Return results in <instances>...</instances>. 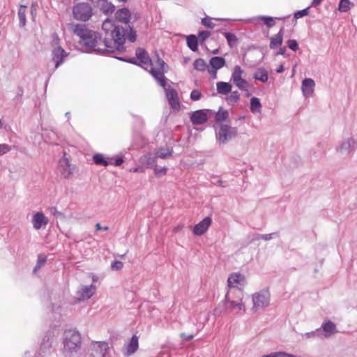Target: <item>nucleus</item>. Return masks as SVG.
<instances>
[{"instance_id": "12", "label": "nucleus", "mask_w": 357, "mask_h": 357, "mask_svg": "<svg viewBox=\"0 0 357 357\" xmlns=\"http://www.w3.org/2000/svg\"><path fill=\"white\" fill-rule=\"evenodd\" d=\"M212 223V220L210 217H206L201 222L195 225L193 228V234L197 236L203 235L209 228Z\"/></svg>"}, {"instance_id": "43", "label": "nucleus", "mask_w": 357, "mask_h": 357, "mask_svg": "<svg viewBox=\"0 0 357 357\" xmlns=\"http://www.w3.org/2000/svg\"><path fill=\"white\" fill-rule=\"evenodd\" d=\"M211 32L208 31H199L197 36V39L201 45H203L205 40L209 38Z\"/></svg>"}, {"instance_id": "39", "label": "nucleus", "mask_w": 357, "mask_h": 357, "mask_svg": "<svg viewBox=\"0 0 357 357\" xmlns=\"http://www.w3.org/2000/svg\"><path fill=\"white\" fill-rule=\"evenodd\" d=\"M26 6H20L18 10V16L20 20V24L22 26H24L26 24Z\"/></svg>"}, {"instance_id": "50", "label": "nucleus", "mask_w": 357, "mask_h": 357, "mask_svg": "<svg viewBox=\"0 0 357 357\" xmlns=\"http://www.w3.org/2000/svg\"><path fill=\"white\" fill-rule=\"evenodd\" d=\"M136 32L130 27V32L127 36L128 40L130 42H135L136 40Z\"/></svg>"}, {"instance_id": "17", "label": "nucleus", "mask_w": 357, "mask_h": 357, "mask_svg": "<svg viewBox=\"0 0 357 357\" xmlns=\"http://www.w3.org/2000/svg\"><path fill=\"white\" fill-rule=\"evenodd\" d=\"M315 86L314 81L311 78H305L302 82V91L305 96H312Z\"/></svg>"}, {"instance_id": "6", "label": "nucleus", "mask_w": 357, "mask_h": 357, "mask_svg": "<svg viewBox=\"0 0 357 357\" xmlns=\"http://www.w3.org/2000/svg\"><path fill=\"white\" fill-rule=\"evenodd\" d=\"M54 331H48L43 339L39 350L33 357H63L56 351L54 342Z\"/></svg>"}, {"instance_id": "11", "label": "nucleus", "mask_w": 357, "mask_h": 357, "mask_svg": "<svg viewBox=\"0 0 357 357\" xmlns=\"http://www.w3.org/2000/svg\"><path fill=\"white\" fill-rule=\"evenodd\" d=\"M227 282L229 288L241 289L245 284V279L243 275L235 273L230 275Z\"/></svg>"}, {"instance_id": "62", "label": "nucleus", "mask_w": 357, "mask_h": 357, "mask_svg": "<svg viewBox=\"0 0 357 357\" xmlns=\"http://www.w3.org/2000/svg\"><path fill=\"white\" fill-rule=\"evenodd\" d=\"M283 71H284V66H283V65L282 64L279 65L278 67L276 69V72L278 73H281Z\"/></svg>"}, {"instance_id": "58", "label": "nucleus", "mask_w": 357, "mask_h": 357, "mask_svg": "<svg viewBox=\"0 0 357 357\" xmlns=\"http://www.w3.org/2000/svg\"><path fill=\"white\" fill-rule=\"evenodd\" d=\"M51 211H52V213L53 215H54V216H55V217L61 216V215H63V214H62L60 211H59L56 209V208H55V207L52 208H51Z\"/></svg>"}, {"instance_id": "22", "label": "nucleus", "mask_w": 357, "mask_h": 357, "mask_svg": "<svg viewBox=\"0 0 357 357\" xmlns=\"http://www.w3.org/2000/svg\"><path fill=\"white\" fill-rule=\"evenodd\" d=\"M284 35V29L282 28L279 32L270 38V48L275 49L282 44Z\"/></svg>"}, {"instance_id": "5", "label": "nucleus", "mask_w": 357, "mask_h": 357, "mask_svg": "<svg viewBox=\"0 0 357 357\" xmlns=\"http://www.w3.org/2000/svg\"><path fill=\"white\" fill-rule=\"evenodd\" d=\"M144 69L151 73L161 86H165L167 79L165 73L167 71L168 66L158 54L151 58V62L145 66Z\"/></svg>"}, {"instance_id": "15", "label": "nucleus", "mask_w": 357, "mask_h": 357, "mask_svg": "<svg viewBox=\"0 0 357 357\" xmlns=\"http://www.w3.org/2000/svg\"><path fill=\"white\" fill-rule=\"evenodd\" d=\"M236 133V128H230L227 125L222 126L220 131V139L222 142H225L228 139L235 136Z\"/></svg>"}, {"instance_id": "54", "label": "nucleus", "mask_w": 357, "mask_h": 357, "mask_svg": "<svg viewBox=\"0 0 357 357\" xmlns=\"http://www.w3.org/2000/svg\"><path fill=\"white\" fill-rule=\"evenodd\" d=\"M207 70H208V73L210 74V75L211 76V77L213 79H216L217 78L218 70L213 69V68H210V67L208 66Z\"/></svg>"}, {"instance_id": "48", "label": "nucleus", "mask_w": 357, "mask_h": 357, "mask_svg": "<svg viewBox=\"0 0 357 357\" xmlns=\"http://www.w3.org/2000/svg\"><path fill=\"white\" fill-rule=\"evenodd\" d=\"M123 267V264L120 261H114L111 264L112 269L115 271L121 270Z\"/></svg>"}, {"instance_id": "36", "label": "nucleus", "mask_w": 357, "mask_h": 357, "mask_svg": "<svg viewBox=\"0 0 357 357\" xmlns=\"http://www.w3.org/2000/svg\"><path fill=\"white\" fill-rule=\"evenodd\" d=\"M93 160L96 165H102L105 167H107L109 164L111 163L107 161L104 155L100 153H97L94 155L93 157Z\"/></svg>"}, {"instance_id": "23", "label": "nucleus", "mask_w": 357, "mask_h": 357, "mask_svg": "<svg viewBox=\"0 0 357 357\" xmlns=\"http://www.w3.org/2000/svg\"><path fill=\"white\" fill-rule=\"evenodd\" d=\"M225 301L228 303V307L238 310L239 312H241V314H243L245 312V307L241 302L239 303L234 301H229V291H227L225 295Z\"/></svg>"}, {"instance_id": "52", "label": "nucleus", "mask_w": 357, "mask_h": 357, "mask_svg": "<svg viewBox=\"0 0 357 357\" xmlns=\"http://www.w3.org/2000/svg\"><path fill=\"white\" fill-rule=\"evenodd\" d=\"M10 150V147L7 144H0V155H2Z\"/></svg>"}, {"instance_id": "4", "label": "nucleus", "mask_w": 357, "mask_h": 357, "mask_svg": "<svg viewBox=\"0 0 357 357\" xmlns=\"http://www.w3.org/2000/svg\"><path fill=\"white\" fill-rule=\"evenodd\" d=\"M111 38H105L103 40V52H121L124 50V43L126 41L124 29L118 26L112 31L110 34Z\"/></svg>"}, {"instance_id": "40", "label": "nucleus", "mask_w": 357, "mask_h": 357, "mask_svg": "<svg viewBox=\"0 0 357 357\" xmlns=\"http://www.w3.org/2000/svg\"><path fill=\"white\" fill-rule=\"evenodd\" d=\"M101 10L105 15L112 14L115 10V6L111 3H108L107 1L103 3L101 6Z\"/></svg>"}, {"instance_id": "59", "label": "nucleus", "mask_w": 357, "mask_h": 357, "mask_svg": "<svg viewBox=\"0 0 357 357\" xmlns=\"http://www.w3.org/2000/svg\"><path fill=\"white\" fill-rule=\"evenodd\" d=\"M181 337L183 339H185V340H192L194 337V335L192 334L186 335L185 333H181Z\"/></svg>"}, {"instance_id": "32", "label": "nucleus", "mask_w": 357, "mask_h": 357, "mask_svg": "<svg viewBox=\"0 0 357 357\" xmlns=\"http://www.w3.org/2000/svg\"><path fill=\"white\" fill-rule=\"evenodd\" d=\"M193 66L195 70H197V71H201V72L205 71L206 69H207V68H208L206 61L203 59H201V58L197 59L194 61Z\"/></svg>"}, {"instance_id": "13", "label": "nucleus", "mask_w": 357, "mask_h": 357, "mask_svg": "<svg viewBox=\"0 0 357 357\" xmlns=\"http://www.w3.org/2000/svg\"><path fill=\"white\" fill-rule=\"evenodd\" d=\"M139 337L136 335H133L129 342L126 344L123 354L126 356H130L135 354L139 348Z\"/></svg>"}, {"instance_id": "19", "label": "nucleus", "mask_w": 357, "mask_h": 357, "mask_svg": "<svg viewBox=\"0 0 357 357\" xmlns=\"http://www.w3.org/2000/svg\"><path fill=\"white\" fill-rule=\"evenodd\" d=\"M136 56L139 61V65L144 68H145V66H147V64L151 62V60L149 56L148 52L142 48H138L136 50Z\"/></svg>"}, {"instance_id": "56", "label": "nucleus", "mask_w": 357, "mask_h": 357, "mask_svg": "<svg viewBox=\"0 0 357 357\" xmlns=\"http://www.w3.org/2000/svg\"><path fill=\"white\" fill-rule=\"evenodd\" d=\"M261 357H280V351L272 352L269 354L264 355Z\"/></svg>"}, {"instance_id": "63", "label": "nucleus", "mask_w": 357, "mask_h": 357, "mask_svg": "<svg viewBox=\"0 0 357 357\" xmlns=\"http://www.w3.org/2000/svg\"><path fill=\"white\" fill-rule=\"evenodd\" d=\"M321 1L322 0H312V5L313 6H317L321 3Z\"/></svg>"}, {"instance_id": "16", "label": "nucleus", "mask_w": 357, "mask_h": 357, "mask_svg": "<svg viewBox=\"0 0 357 357\" xmlns=\"http://www.w3.org/2000/svg\"><path fill=\"white\" fill-rule=\"evenodd\" d=\"M190 120L195 125L203 124L207 121L206 112L202 109L195 111L192 114Z\"/></svg>"}, {"instance_id": "29", "label": "nucleus", "mask_w": 357, "mask_h": 357, "mask_svg": "<svg viewBox=\"0 0 357 357\" xmlns=\"http://www.w3.org/2000/svg\"><path fill=\"white\" fill-rule=\"evenodd\" d=\"M188 47L193 52H196L198 50V39L195 35H190L186 38Z\"/></svg>"}, {"instance_id": "10", "label": "nucleus", "mask_w": 357, "mask_h": 357, "mask_svg": "<svg viewBox=\"0 0 357 357\" xmlns=\"http://www.w3.org/2000/svg\"><path fill=\"white\" fill-rule=\"evenodd\" d=\"M166 97L171 108L174 112H178L181 109V102L179 101L176 91L172 88L165 89Z\"/></svg>"}, {"instance_id": "34", "label": "nucleus", "mask_w": 357, "mask_h": 357, "mask_svg": "<svg viewBox=\"0 0 357 357\" xmlns=\"http://www.w3.org/2000/svg\"><path fill=\"white\" fill-rule=\"evenodd\" d=\"M353 6L354 3L349 1V0H340L338 10L342 13H345L349 11Z\"/></svg>"}, {"instance_id": "38", "label": "nucleus", "mask_w": 357, "mask_h": 357, "mask_svg": "<svg viewBox=\"0 0 357 357\" xmlns=\"http://www.w3.org/2000/svg\"><path fill=\"white\" fill-rule=\"evenodd\" d=\"M223 34L226 38V40L229 47H232L234 45H236L238 42V38L234 33L230 32H225Z\"/></svg>"}, {"instance_id": "18", "label": "nucleus", "mask_w": 357, "mask_h": 357, "mask_svg": "<svg viewBox=\"0 0 357 357\" xmlns=\"http://www.w3.org/2000/svg\"><path fill=\"white\" fill-rule=\"evenodd\" d=\"M53 60L55 61V68H57L63 61L64 57L67 56L65 50L60 47H55L52 52Z\"/></svg>"}, {"instance_id": "44", "label": "nucleus", "mask_w": 357, "mask_h": 357, "mask_svg": "<svg viewBox=\"0 0 357 357\" xmlns=\"http://www.w3.org/2000/svg\"><path fill=\"white\" fill-rule=\"evenodd\" d=\"M202 24L209 29H213L215 27V24L213 22V19L209 17H206L202 19Z\"/></svg>"}, {"instance_id": "47", "label": "nucleus", "mask_w": 357, "mask_h": 357, "mask_svg": "<svg viewBox=\"0 0 357 357\" xmlns=\"http://www.w3.org/2000/svg\"><path fill=\"white\" fill-rule=\"evenodd\" d=\"M202 97V93L199 90H193L190 93V98L194 101L199 100Z\"/></svg>"}, {"instance_id": "25", "label": "nucleus", "mask_w": 357, "mask_h": 357, "mask_svg": "<svg viewBox=\"0 0 357 357\" xmlns=\"http://www.w3.org/2000/svg\"><path fill=\"white\" fill-rule=\"evenodd\" d=\"M232 86L228 82H218L216 84L217 92L221 95H227L231 91Z\"/></svg>"}, {"instance_id": "28", "label": "nucleus", "mask_w": 357, "mask_h": 357, "mask_svg": "<svg viewBox=\"0 0 357 357\" xmlns=\"http://www.w3.org/2000/svg\"><path fill=\"white\" fill-rule=\"evenodd\" d=\"M254 78L261 82H266L268 79V74L266 69L259 68L254 74Z\"/></svg>"}, {"instance_id": "55", "label": "nucleus", "mask_w": 357, "mask_h": 357, "mask_svg": "<svg viewBox=\"0 0 357 357\" xmlns=\"http://www.w3.org/2000/svg\"><path fill=\"white\" fill-rule=\"evenodd\" d=\"M272 235H273V234L259 235L258 237L257 238V239L268 241L272 238Z\"/></svg>"}, {"instance_id": "7", "label": "nucleus", "mask_w": 357, "mask_h": 357, "mask_svg": "<svg viewBox=\"0 0 357 357\" xmlns=\"http://www.w3.org/2000/svg\"><path fill=\"white\" fill-rule=\"evenodd\" d=\"M73 15L79 21H88L92 16V8L88 3H79L73 6Z\"/></svg>"}, {"instance_id": "9", "label": "nucleus", "mask_w": 357, "mask_h": 357, "mask_svg": "<svg viewBox=\"0 0 357 357\" xmlns=\"http://www.w3.org/2000/svg\"><path fill=\"white\" fill-rule=\"evenodd\" d=\"M254 308H259L267 306L270 302L269 291H257L252 295Z\"/></svg>"}, {"instance_id": "21", "label": "nucleus", "mask_w": 357, "mask_h": 357, "mask_svg": "<svg viewBox=\"0 0 357 357\" xmlns=\"http://www.w3.org/2000/svg\"><path fill=\"white\" fill-rule=\"evenodd\" d=\"M94 292L95 291H77V295L70 301V303L75 305L81 301L88 300L93 296Z\"/></svg>"}, {"instance_id": "37", "label": "nucleus", "mask_w": 357, "mask_h": 357, "mask_svg": "<svg viewBox=\"0 0 357 357\" xmlns=\"http://www.w3.org/2000/svg\"><path fill=\"white\" fill-rule=\"evenodd\" d=\"M228 117L229 112L227 110H224L222 107H220L215 114V121L222 122L226 121Z\"/></svg>"}, {"instance_id": "53", "label": "nucleus", "mask_w": 357, "mask_h": 357, "mask_svg": "<svg viewBox=\"0 0 357 357\" xmlns=\"http://www.w3.org/2000/svg\"><path fill=\"white\" fill-rule=\"evenodd\" d=\"M46 261V257L42 255H40L38 259L36 268H40Z\"/></svg>"}, {"instance_id": "42", "label": "nucleus", "mask_w": 357, "mask_h": 357, "mask_svg": "<svg viewBox=\"0 0 357 357\" xmlns=\"http://www.w3.org/2000/svg\"><path fill=\"white\" fill-rule=\"evenodd\" d=\"M260 20L263 21L264 24L268 27H273L275 24V19L272 17H266V16H261L259 17Z\"/></svg>"}, {"instance_id": "51", "label": "nucleus", "mask_w": 357, "mask_h": 357, "mask_svg": "<svg viewBox=\"0 0 357 357\" xmlns=\"http://www.w3.org/2000/svg\"><path fill=\"white\" fill-rule=\"evenodd\" d=\"M167 169L166 167L162 168H158L157 167H155L154 172L156 176H160L162 175H165L167 173Z\"/></svg>"}, {"instance_id": "26", "label": "nucleus", "mask_w": 357, "mask_h": 357, "mask_svg": "<svg viewBox=\"0 0 357 357\" xmlns=\"http://www.w3.org/2000/svg\"><path fill=\"white\" fill-rule=\"evenodd\" d=\"M225 65V59L220 56H215L212 57L209 60V66L208 67L212 68L213 69L219 70L224 67Z\"/></svg>"}, {"instance_id": "46", "label": "nucleus", "mask_w": 357, "mask_h": 357, "mask_svg": "<svg viewBox=\"0 0 357 357\" xmlns=\"http://www.w3.org/2000/svg\"><path fill=\"white\" fill-rule=\"evenodd\" d=\"M287 43L288 47L291 50L296 51L298 50V44L296 40H289Z\"/></svg>"}, {"instance_id": "27", "label": "nucleus", "mask_w": 357, "mask_h": 357, "mask_svg": "<svg viewBox=\"0 0 357 357\" xmlns=\"http://www.w3.org/2000/svg\"><path fill=\"white\" fill-rule=\"evenodd\" d=\"M97 346L98 349H100V351H95L94 352H92L91 354V357H105V352L104 351H106L108 345L105 342H96L94 347Z\"/></svg>"}, {"instance_id": "35", "label": "nucleus", "mask_w": 357, "mask_h": 357, "mask_svg": "<svg viewBox=\"0 0 357 357\" xmlns=\"http://www.w3.org/2000/svg\"><path fill=\"white\" fill-rule=\"evenodd\" d=\"M118 26H115L112 20L109 19L105 20L102 25V29L105 31L106 33L110 32V34L112 33V31L114 28H116Z\"/></svg>"}, {"instance_id": "24", "label": "nucleus", "mask_w": 357, "mask_h": 357, "mask_svg": "<svg viewBox=\"0 0 357 357\" xmlns=\"http://www.w3.org/2000/svg\"><path fill=\"white\" fill-rule=\"evenodd\" d=\"M321 328L324 332V336L328 337L333 333H334L336 331L335 324L330 320H328L322 324Z\"/></svg>"}, {"instance_id": "8", "label": "nucleus", "mask_w": 357, "mask_h": 357, "mask_svg": "<svg viewBox=\"0 0 357 357\" xmlns=\"http://www.w3.org/2000/svg\"><path fill=\"white\" fill-rule=\"evenodd\" d=\"M243 73V69L239 66H236L231 74V79L234 84L240 90L248 91L249 88L248 82L242 77Z\"/></svg>"}, {"instance_id": "1", "label": "nucleus", "mask_w": 357, "mask_h": 357, "mask_svg": "<svg viewBox=\"0 0 357 357\" xmlns=\"http://www.w3.org/2000/svg\"><path fill=\"white\" fill-rule=\"evenodd\" d=\"M69 29L77 37L78 43L94 51L103 52V43L100 35L89 29L85 24L71 23L68 24Z\"/></svg>"}, {"instance_id": "49", "label": "nucleus", "mask_w": 357, "mask_h": 357, "mask_svg": "<svg viewBox=\"0 0 357 357\" xmlns=\"http://www.w3.org/2000/svg\"><path fill=\"white\" fill-rule=\"evenodd\" d=\"M308 13H309L308 8H305V9L299 10V11L295 13L294 18L298 19V18L303 17L304 16L307 15Z\"/></svg>"}, {"instance_id": "45", "label": "nucleus", "mask_w": 357, "mask_h": 357, "mask_svg": "<svg viewBox=\"0 0 357 357\" xmlns=\"http://www.w3.org/2000/svg\"><path fill=\"white\" fill-rule=\"evenodd\" d=\"M240 98V95L238 91H235L231 92L229 96L227 98V100L230 102H236Z\"/></svg>"}, {"instance_id": "20", "label": "nucleus", "mask_w": 357, "mask_h": 357, "mask_svg": "<svg viewBox=\"0 0 357 357\" xmlns=\"http://www.w3.org/2000/svg\"><path fill=\"white\" fill-rule=\"evenodd\" d=\"M115 17L118 21L128 24L131 19V13L128 9L123 8L116 11Z\"/></svg>"}, {"instance_id": "30", "label": "nucleus", "mask_w": 357, "mask_h": 357, "mask_svg": "<svg viewBox=\"0 0 357 357\" xmlns=\"http://www.w3.org/2000/svg\"><path fill=\"white\" fill-rule=\"evenodd\" d=\"M261 104L258 98L252 97L250 99V110L252 113H260Z\"/></svg>"}, {"instance_id": "61", "label": "nucleus", "mask_w": 357, "mask_h": 357, "mask_svg": "<svg viewBox=\"0 0 357 357\" xmlns=\"http://www.w3.org/2000/svg\"><path fill=\"white\" fill-rule=\"evenodd\" d=\"M123 160L122 158H119L115 160L114 161V165L115 166H120L123 163Z\"/></svg>"}, {"instance_id": "64", "label": "nucleus", "mask_w": 357, "mask_h": 357, "mask_svg": "<svg viewBox=\"0 0 357 357\" xmlns=\"http://www.w3.org/2000/svg\"><path fill=\"white\" fill-rule=\"evenodd\" d=\"M59 39L58 36H55L54 37V40H53L54 45H58L59 44Z\"/></svg>"}, {"instance_id": "14", "label": "nucleus", "mask_w": 357, "mask_h": 357, "mask_svg": "<svg viewBox=\"0 0 357 357\" xmlns=\"http://www.w3.org/2000/svg\"><path fill=\"white\" fill-rule=\"evenodd\" d=\"M48 222V218L42 212H37L33 216L32 223L36 230L41 229L43 225L46 226Z\"/></svg>"}, {"instance_id": "60", "label": "nucleus", "mask_w": 357, "mask_h": 357, "mask_svg": "<svg viewBox=\"0 0 357 357\" xmlns=\"http://www.w3.org/2000/svg\"><path fill=\"white\" fill-rule=\"evenodd\" d=\"M280 357H300V356H296L294 354H288L284 351H280Z\"/></svg>"}, {"instance_id": "2", "label": "nucleus", "mask_w": 357, "mask_h": 357, "mask_svg": "<svg viewBox=\"0 0 357 357\" xmlns=\"http://www.w3.org/2000/svg\"><path fill=\"white\" fill-rule=\"evenodd\" d=\"M61 291H44L42 296V303L47 309L50 310L53 319L52 326L56 328L60 325L62 317L63 305L61 300Z\"/></svg>"}, {"instance_id": "3", "label": "nucleus", "mask_w": 357, "mask_h": 357, "mask_svg": "<svg viewBox=\"0 0 357 357\" xmlns=\"http://www.w3.org/2000/svg\"><path fill=\"white\" fill-rule=\"evenodd\" d=\"M63 357H73L81 348V335L76 329L66 330L63 334Z\"/></svg>"}, {"instance_id": "33", "label": "nucleus", "mask_w": 357, "mask_h": 357, "mask_svg": "<svg viewBox=\"0 0 357 357\" xmlns=\"http://www.w3.org/2000/svg\"><path fill=\"white\" fill-rule=\"evenodd\" d=\"M172 149L169 148H161L159 149L157 152L155 153V155L157 157L160 158H167L168 157H171L172 155Z\"/></svg>"}, {"instance_id": "31", "label": "nucleus", "mask_w": 357, "mask_h": 357, "mask_svg": "<svg viewBox=\"0 0 357 357\" xmlns=\"http://www.w3.org/2000/svg\"><path fill=\"white\" fill-rule=\"evenodd\" d=\"M59 166L63 168L62 174H63L65 176H67L71 174L69 160L67 158L63 157L59 160Z\"/></svg>"}, {"instance_id": "41", "label": "nucleus", "mask_w": 357, "mask_h": 357, "mask_svg": "<svg viewBox=\"0 0 357 357\" xmlns=\"http://www.w3.org/2000/svg\"><path fill=\"white\" fill-rule=\"evenodd\" d=\"M323 335V333L321 328L316 329L315 331L307 332L304 334H302V336L309 339V338H313L316 337H321Z\"/></svg>"}, {"instance_id": "57", "label": "nucleus", "mask_w": 357, "mask_h": 357, "mask_svg": "<svg viewBox=\"0 0 357 357\" xmlns=\"http://www.w3.org/2000/svg\"><path fill=\"white\" fill-rule=\"evenodd\" d=\"M184 227V225L182 224L178 225L177 226L174 227L172 229L174 233H178L180 232Z\"/></svg>"}]
</instances>
